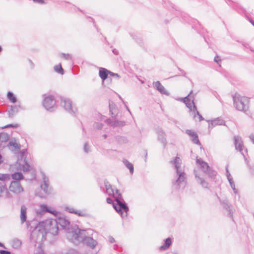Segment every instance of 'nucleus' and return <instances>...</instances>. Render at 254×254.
Segmentation results:
<instances>
[{"instance_id":"15","label":"nucleus","mask_w":254,"mask_h":254,"mask_svg":"<svg viewBox=\"0 0 254 254\" xmlns=\"http://www.w3.org/2000/svg\"><path fill=\"white\" fill-rule=\"evenodd\" d=\"M65 210L70 213L74 214L78 216L87 217L88 213L85 210H75L73 207L70 206L65 207Z\"/></svg>"},{"instance_id":"57","label":"nucleus","mask_w":254,"mask_h":254,"mask_svg":"<svg viewBox=\"0 0 254 254\" xmlns=\"http://www.w3.org/2000/svg\"><path fill=\"white\" fill-rule=\"evenodd\" d=\"M250 22L254 26V21L251 18H248Z\"/></svg>"},{"instance_id":"7","label":"nucleus","mask_w":254,"mask_h":254,"mask_svg":"<svg viewBox=\"0 0 254 254\" xmlns=\"http://www.w3.org/2000/svg\"><path fill=\"white\" fill-rule=\"evenodd\" d=\"M192 93V90H191L190 92V94L184 97V98H182L180 100L183 101L184 103H185L187 107L190 109V111H192L191 109V104H193V111L194 113H196L197 115L198 116L199 121H202L204 120L202 116L199 114V112L197 111V108L196 106L194 103V97L193 96H191L190 95Z\"/></svg>"},{"instance_id":"26","label":"nucleus","mask_w":254,"mask_h":254,"mask_svg":"<svg viewBox=\"0 0 254 254\" xmlns=\"http://www.w3.org/2000/svg\"><path fill=\"white\" fill-rule=\"evenodd\" d=\"M223 207L226 209L228 212L229 214L231 217H232V214L233 213V211L232 209V206L229 204L228 200H224L222 202Z\"/></svg>"},{"instance_id":"56","label":"nucleus","mask_w":254,"mask_h":254,"mask_svg":"<svg viewBox=\"0 0 254 254\" xmlns=\"http://www.w3.org/2000/svg\"><path fill=\"white\" fill-rule=\"evenodd\" d=\"M226 176H230L231 174L230 173H229V170H228V166H226Z\"/></svg>"},{"instance_id":"32","label":"nucleus","mask_w":254,"mask_h":254,"mask_svg":"<svg viewBox=\"0 0 254 254\" xmlns=\"http://www.w3.org/2000/svg\"><path fill=\"white\" fill-rule=\"evenodd\" d=\"M54 70L62 75L64 74V70L62 67V65L61 64H59L58 65H55L54 67Z\"/></svg>"},{"instance_id":"38","label":"nucleus","mask_w":254,"mask_h":254,"mask_svg":"<svg viewBox=\"0 0 254 254\" xmlns=\"http://www.w3.org/2000/svg\"><path fill=\"white\" fill-rule=\"evenodd\" d=\"M21 242L20 240L16 239L14 240L12 242V246L15 249L19 248L21 246Z\"/></svg>"},{"instance_id":"40","label":"nucleus","mask_w":254,"mask_h":254,"mask_svg":"<svg viewBox=\"0 0 254 254\" xmlns=\"http://www.w3.org/2000/svg\"><path fill=\"white\" fill-rule=\"evenodd\" d=\"M103 124L101 123H95L94 124V127L97 129H101L103 127Z\"/></svg>"},{"instance_id":"61","label":"nucleus","mask_w":254,"mask_h":254,"mask_svg":"<svg viewBox=\"0 0 254 254\" xmlns=\"http://www.w3.org/2000/svg\"><path fill=\"white\" fill-rule=\"evenodd\" d=\"M178 69L179 70H180L181 72H182V73H183V75L185 76L186 73L185 72V71L184 70L181 69L180 68H179Z\"/></svg>"},{"instance_id":"58","label":"nucleus","mask_w":254,"mask_h":254,"mask_svg":"<svg viewBox=\"0 0 254 254\" xmlns=\"http://www.w3.org/2000/svg\"><path fill=\"white\" fill-rule=\"evenodd\" d=\"M144 154H145V161L146 162V159L147 156V153L146 150L144 151Z\"/></svg>"},{"instance_id":"62","label":"nucleus","mask_w":254,"mask_h":254,"mask_svg":"<svg viewBox=\"0 0 254 254\" xmlns=\"http://www.w3.org/2000/svg\"><path fill=\"white\" fill-rule=\"evenodd\" d=\"M0 247L5 249L4 245L0 242Z\"/></svg>"},{"instance_id":"9","label":"nucleus","mask_w":254,"mask_h":254,"mask_svg":"<svg viewBox=\"0 0 254 254\" xmlns=\"http://www.w3.org/2000/svg\"><path fill=\"white\" fill-rule=\"evenodd\" d=\"M43 107L48 111L52 112L57 108L56 100L54 96H48L45 97L43 101Z\"/></svg>"},{"instance_id":"44","label":"nucleus","mask_w":254,"mask_h":254,"mask_svg":"<svg viewBox=\"0 0 254 254\" xmlns=\"http://www.w3.org/2000/svg\"><path fill=\"white\" fill-rule=\"evenodd\" d=\"M84 151L86 153H88L89 152V146L87 143V142H85L84 144Z\"/></svg>"},{"instance_id":"17","label":"nucleus","mask_w":254,"mask_h":254,"mask_svg":"<svg viewBox=\"0 0 254 254\" xmlns=\"http://www.w3.org/2000/svg\"><path fill=\"white\" fill-rule=\"evenodd\" d=\"M186 133L191 137V141L195 144L200 145L201 143L198 139L197 133L193 130L187 129Z\"/></svg>"},{"instance_id":"54","label":"nucleus","mask_w":254,"mask_h":254,"mask_svg":"<svg viewBox=\"0 0 254 254\" xmlns=\"http://www.w3.org/2000/svg\"><path fill=\"white\" fill-rule=\"evenodd\" d=\"M229 183H230V185L231 187L232 188V189H233V188H235V184L234 183V181L230 182H229Z\"/></svg>"},{"instance_id":"11","label":"nucleus","mask_w":254,"mask_h":254,"mask_svg":"<svg viewBox=\"0 0 254 254\" xmlns=\"http://www.w3.org/2000/svg\"><path fill=\"white\" fill-rule=\"evenodd\" d=\"M155 132L157 135V139L163 145L164 147L167 144L166 134L164 130L160 127L155 128Z\"/></svg>"},{"instance_id":"31","label":"nucleus","mask_w":254,"mask_h":254,"mask_svg":"<svg viewBox=\"0 0 254 254\" xmlns=\"http://www.w3.org/2000/svg\"><path fill=\"white\" fill-rule=\"evenodd\" d=\"M9 138V135L8 133L5 132L0 133V142H5Z\"/></svg>"},{"instance_id":"49","label":"nucleus","mask_w":254,"mask_h":254,"mask_svg":"<svg viewBox=\"0 0 254 254\" xmlns=\"http://www.w3.org/2000/svg\"><path fill=\"white\" fill-rule=\"evenodd\" d=\"M107 202L109 204H114L112 199L110 197H108L106 199Z\"/></svg>"},{"instance_id":"50","label":"nucleus","mask_w":254,"mask_h":254,"mask_svg":"<svg viewBox=\"0 0 254 254\" xmlns=\"http://www.w3.org/2000/svg\"><path fill=\"white\" fill-rule=\"evenodd\" d=\"M109 241L111 243L115 242V240L112 237H110L109 238Z\"/></svg>"},{"instance_id":"3","label":"nucleus","mask_w":254,"mask_h":254,"mask_svg":"<svg viewBox=\"0 0 254 254\" xmlns=\"http://www.w3.org/2000/svg\"><path fill=\"white\" fill-rule=\"evenodd\" d=\"M171 163L175 166L176 170V174L177 179L172 182L173 187L176 189H179L181 187L184 188L186 185V174L181 168V160L178 157H176L173 161Z\"/></svg>"},{"instance_id":"48","label":"nucleus","mask_w":254,"mask_h":254,"mask_svg":"<svg viewBox=\"0 0 254 254\" xmlns=\"http://www.w3.org/2000/svg\"><path fill=\"white\" fill-rule=\"evenodd\" d=\"M0 254H10V252L5 250H0Z\"/></svg>"},{"instance_id":"28","label":"nucleus","mask_w":254,"mask_h":254,"mask_svg":"<svg viewBox=\"0 0 254 254\" xmlns=\"http://www.w3.org/2000/svg\"><path fill=\"white\" fill-rule=\"evenodd\" d=\"M11 177L12 179L15 180V181H17L22 180L23 178V176L20 172H16L12 174L10 176Z\"/></svg>"},{"instance_id":"22","label":"nucleus","mask_w":254,"mask_h":254,"mask_svg":"<svg viewBox=\"0 0 254 254\" xmlns=\"http://www.w3.org/2000/svg\"><path fill=\"white\" fill-rule=\"evenodd\" d=\"M20 106L17 105H13L10 106L9 110L7 111L9 118H12L19 111V108Z\"/></svg>"},{"instance_id":"63","label":"nucleus","mask_w":254,"mask_h":254,"mask_svg":"<svg viewBox=\"0 0 254 254\" xmlns=\"http://www.w3.org/2000/svg\"><path fill=\"white\" fill-rule=\"evenodd\" d=\"M113 52L116 54V55H117L118 54V53H117V51H116V49H114L113 50Z\"/></svg>"},{"instance_id":"23","label":"nucleus","mask_w":254,"mask_h":254,"mask_svg":"<svg viewBox=\"0 0 254 254\" xmlns=\"http://www.w3.org/2000/svg\"><path fill=\"white\" fill-rule=\"evenodd\" d=\"M109 74V70L103 67H101L100 68L99 75L100 78L102 79L103 82L107 79Z\"/></svg>"},{"instance_id":"8","label":"nucleus","mask_w":254,"mask_h":254,"mask_svg":"<svg viewBox=\"0 0 254 254\" xmlns=\"http://www.w3.org/2000/svg\"><path fill=\"white\" fill-rule=\"evenodd\" d=\"M61 105L64 110L71 115H74L76 109L72 106L71 101L64 97H61Z\"/></svg>"},{"instance_id":"43","label":"nucleus","mask_w":254,"mask_h":254,"mask_svg":"<svg viewBox=\"0 0 254 254\" xmlns=\"http://www.w3.org/2000/svg\"><path fill=\"white\" fill-rule=\"evenodd\" d=\"M8 145L13 146L15 148H17L18 147V144L16 143L15 141H10L9 142Z\"/></svg>"},{"instance_id":"18","label":"nucleus","mask_w":254,"mask_h":254,"mask_svg":"<svg viewBox=\"0 0 254 254\" xmlns=\"http://www.w3.org/2000/svg\"><path fill=\"white\" fill-rule=\"evenodd\" d=\"M81 243L86 245L92 249H94L97 245V241L94 240L91 237L87 238L86 239H84V240L81 242Z\"/></svg>"},{"instance_id":"35","label":"nucleus","mask_w":254,"mask_h":254,"mask_svg":"<svg viewBox=\"0 0 254 254\" xmlns=\"http://www.w3.org/2000/svg\"><path fill=\"white\" fill-rule=\"evenodd\" d=\"M7 192V188L4 182H0V196L4 192Z\"/></svg>"},{"instance_id":"33","label":"nucleus","mask_w":254,"mask_h":254,"mask_svg":"<svg viewBox=\"0 0 254 254\" xmlns=\"http://www.w3.org/2000/svg\"><path fill=\"white\" fill-rule=\"evenodd\" d=\"M126 125V123L124 121L115 120L114 121L113 124L112 125V127H122Z\"/></svg>"},{"instance_id":"42","label":"nucleus","mask_w":254,"mask_h":254,"mask_svg":"<svg viewBox=\"0 0 254 254\" xmlns=\"http://www.w3.org/2000/svg\"><path fill=\"white\" fill-rule=\"evenodd\" d=\"M30 168V165L26 162H25L23 166V170L24 172H26L29 170Z\"/></svg>"},{"instance_id":"60","label":"nucleus","mask_w":254,"mask_h":254,"mask_svg":"<svg viewBox=\"0 0 254 254\" xmlns=\"http://www.w3.org/2000/svg\"><path fill=\"white\" fill-rule=\"evenodd\" d=\"M233 189V191H234V192L235 193H236H236H237L238 191H237V189H236L235 188H233V189Z\"/></svg>"},{"instance_id":"52","label":"nucleus","mask_w":254,"mask_h":254,"mask_svg":"<svg viewBox=\"0 0 254 254\" xmlns=\"http://www.w3.org/2000/svg\"><path fill=\"white\" fill-rule=\"evenodd\" d=\"M249 137L253 143L254 144V135L253 134H251Z\"/></svg>"},{"instance_id":"29","label":"nucleus","mask_w":254,"mask_h":254,"mask_svg":"<svg viewBox=\"0 0 254 254\" xmlns=\"http://www.w3.org/2000/svg\"><path fill=\"white\" fill-rule=\"evenodd\" d=\"M7 97L8 100L12 103H15L17 102V98L12 92L8 91L7 92Z\"/></svg>"},{"instance_id":"16","label":"nucleus","mask_w":254,"mask_h":254,"mask_svg":"<svg viewBox=\"0 0 254 254\" xmlns=\"http://www.w3.org/2000/svg\"><path fill=\"white\" fill-rule=\"evenodd\" d=\"M44 212H49L55 216H57L58 214V212L55 210L51 209V208L49 207L46 204H41L40 205V210L37 211V213L41 214Z\"/></svg>"},{"instance_id":"27","label":"nucleus","mask_w":254,"mask_h":254,"mask_svg":"<svg viewBox=\"0 0 254 254\" xmlns=\"http://www.w3.org/2000/svg\"><path fill=\"white\" fill-rule=\"evenodd\" d=\"M116 141L120 144H125L127 142V138L123 136L117 135L115 137Z\"/></svg>"},{"instance_id":"41","label":"nucleus","mask_w":254,"mask_h":254,"mask_svg":"<svg viewBox=\"0 0 254 254\" xmlns=\"http://www.w3.org/2000/svg\"><path fill=\"white\" fill-rule=\"evenodd\" d=\"M18 127H19V125L17 124H11L7 125L2 127V128H8V127L17 128Z\"/></svg>"},{"instance_id":"4","label":"nucleus","mask_w":254,"mask_h":254,"mask_svg":"<svg viewBox=\"0 0 254 254\" xmlns=\"http://www.w3.org/2000/svg\"><path fill=\"white\" fill-rule=\"evenodd\" d=\"M116 204H113V207L117 212L120 214L123 218L127 217L129 208L125 202L122 201V195L118 190H116ZM113 195L114 196L115 195Z\"/></svg>"},{"instance_id":"21","label":"nucleus","mask_w":254,"mask_h":254,"mask_svg":"<svg viewBox=\"0 0 254 254\" xmlns=\"http://www.w3.org/2000/svg\"><path fill=\"white\" fill-rule=\"evenodd\" d=\"M194 174L196 179H197V182L200 184L203 188H208V183L206 182L203 178L198 176L197 171L194 170Z\"/></svg>"},{"instance_id":"45","label":"nucleus","mask_w":254,"mask_h":254,"mask_svg":"<svg viewBox=\"0 0 254 254\" xmlns=\"http://www.w3.org/2000/svg\"><path fill=\"white\" fill-rule=\"evenodd\" d=\"M105 122L111 125L112 127V125L113 124V123H114V121L112 120L111 119H107L106 121H105Z\"/></svg>"},{"instance_id":"37","label":"nucleus","mask_w":254,"mask_h":254,"mask_svg":"<svg viewBox=\"0 0 254 254\" xmlns=\"http://www.w3.org/2000/svg\"><path fill=\"white\" fill-rule=\"evenodd\" d=\"M109 106L110 112L111 113L112 115V117L113 119H114L116 117L117 114L116 111V110L115 108H113V107L111 105L110 103H109Z\"/></svg>"},{"instance_id":"34","label":"nucleus","mask_w":254,"mask_h":254,"mask_svg":"<svg viewBox=\"0 0 254 254\" xmlns=\"http://www.w3.org/2000/svg\"><path fill=\"white\" fill-rule=\"evenodd\" d=\"M105 185L106 188V190L107 192L110 195L111 194L115 195L114 191L112 188L111 185L109 183V182H105Z\"/></svg>"},{"instance_id":"47","label":"nucleus","mask_w":254,"mask_h":254,"mask_svg":"<svg viewBox=\"0 0 254 254\" xmlns=\"http://www.w3.org/2000/svg\"><path fill=\"white\" fill-rule=\"evenodd\" d=\"M214 61L215 62L217 63L218 64H219V62L221 61V59L218 56H216L215 57V58L214 59Z\"/></svg>"},{"instance_id":"36","label":"nucleus","mask_w":254,"mask_h":254,"mask_svg":"<svg viewBox=\"0 0 254 254\" xmlns=\"http://www.w3.org/2000/svg\"><path fill=\"white\" fill-rule=\"evenodd\" d=\"M10 179V175L7 174H0V180L2 181H9Z\"/></svg>"},{"instance_id":"51","label":"nucleus","mask_w":254,"mask_h":254,"mask_svg":"<svg viewBox=\"0 0 254 254\" xmlns=\"http://www.w3.org/2000/svg\"><path fill=\"white\" fill-rule=\"evenodd\" d=\"M28 61H29V63H30V65H31V68H34V63L32 62V61L30 59H29V60H28Z\"/></svg>"},{"instance_id":"1","label":"nucleus","mask_w":254,"mask_h":254,"mask_svg":"<svg viewBox=\"0 0 254 254\" xmlns=\"http://www.w3.org/2000/svg\"><path fill=\"white\" fill-rule=\"evenodd\" d=\"M91 233L92 230L91 229L87 230H81L75 225L74 227H71V230H69L67 233L66 236L70 242L75 245H78L84 239L90 237V233Z\"/></svg>"},{"instance_id":"2","label":"nucleus","mask_w":254,"mask_h":254,"mask_svg":"<svg viewBox=\"0 0 254 254\" xmlns=\"http://www.w3.org/2000/svg\"><path fill=\"white\" fill-rule=\"evenodd\" d=\"M49 230L50 233L53 235H56L58 234V225L66 230V233L69 230H71L70 222L64 215L59 216L56 219L51 220L49 222Z\"/></svg>"},{"instance_id":"6","label":"nucleus","mask_w":254,"mask_h":254,"mask_svg":"<svg viewBox=\"0 0 254 254\" xmlns=\"http://www.w3.org/2000/svg\"><path fill=\"white\" fill-rule=\"evenodd\" d=\"M26 225L27 228L31 232V235L34 236L35 234L37 235V237H41V239L43 240L45 239L46 236V232L45 229L42 226L36 225L33 229L31 226V222L29 221L26 220Z\"/></svg>"},{"instance_id":"46","label":"nucleus","mask_w":254,"mask_h":254,"mask_svg":"<svg viewBox=\"0 0 254 254\" xmlns=\"http://www.w3.org/2000/svg\"><path fill=\"white\" fill-rule=\"evenodd\" d=\"M109 74L111 75V76H116L118 78H120V75L118 74V73H114L113 72H111L110 71H109Z\"/></svg>"},{"instance_id":"24","label":"nucleus","mask_w":254,"mask_h":254,"mask_svg":"<svg viewBox=\"0 0 254 254\" xmlns=\"http://www.w3.org/2000/svg\"><path fill=\"white\" fill-rule=\"evenodd\" d=\"M172 239L169 237L164 241V244L159 247L160 251H164L168 249L172 244Z\"/></svg>"},{"instance_id":"5","label":"nucleus","mask_w":254,"mask_h":254,"mask_svg":"<svg viewBox=\"0 0 254 254\" xmlns=\"http://www.w3.org/2000/svg\"><path fill=\"white\" fill-rule=\"evenodd\" d=\"M234 105L236 109L240 111L246 112L249 109V99L245 96H241L236 93L233 96Z\"/></svg>"},{"instance_id":"13","label":"nucleus","mask_w":254,"mask_h":254,"mask_svg":"<svg viewBox=\"0 0 254 254\" xmlns=\"http://www.w3.org/2000/svg\"><path fill=\"white\" fill-rule=\"evenodd\" d=\"M234 143L236 149L241 152L242 154L244 156L246 162L248 164V161L247 160V159L246 158V156L245 154L243 153V152H242L244 145L241 137L239 136H235Z\"/></svg>"},{"instance_id":"55","label":"nucleus","mask_w":254,"mask_h":254,"mask_svg":"<svg viewBox=\"0 0 254 254\" xmlns=\"http://www.w3.org/2000/svg\"><path fill=\"white\" fill-rule=\"evenodd\" d=\"M35 2H38L40 3H44V1L43 0H33Z\"/></svg>"},{"instance_id":"39","label":"nucleus","mask_w":254,"mask_h":254,"mask_svg":"<svg viewBox=\"0 0 254 254\" xmlns=\"http://www.w3.org/2000/svg\"><path fill=\"white\" fill-rule=\"evenodd\" d=\"M61 57L66 60H70L72 59L71 55L69 54L62 53L61 55Z\"/></svg>"},{"instance_id":"53","label":"nucleus","mask_w":254,"mask_h":254,"mask_svg":"<svg viewBox=\"0 0 254 254\" xmlns=\"http://www.w3.org/2000/svg\"><path fill=\"white\" fill-rule=\"evenodd\" d=\"M227 179H228V180L229 182H232V181H233V178H232V177L231 176V175H230V176H227Z\"/></svg>"},{"instance_id":"20","label":"nucleus","mask_w":254,"mask_h":254,"mask_svg":"<svg viewBox=\"0 0 254 254\" xmlns=\"http://www.w3.org/2000/svg\"><path fill=\"white\" fill-rule=\"evenodd\" d=\"M20 218L21 224H23L27 220V207L24 205L21 206Z\"/></svg>"},{"instance_id":"19","label":"nucleus","mask_w":254,"mask_h":254,"mask_svg":"<svg viewBox=\"0 0 254 254\" xmlns=\"http://www.w3.org/2000/svg\"><path fill=\"white\" fill-rule=\"evenodd\" d=\"M154 87L161 94L166 95H169V93L166 90L165 87L159 81H156L153 83Z\"/></svg>"},{"instance_id":"14","label":"nucleus","mask_w":254,"mask_h":254,"mask_svg":"<svg viewBox=\"0 0 254 254\" xmlns=\"http://www.w3.org/2000/svg\"><path fill=\"white\" fill-rule=\"evenodd\" d=\"M9 190L10 191L16 194H18L23 191V188L18 181H12L9 186Z\"/></svg>"},{"instance_id":"12","label":"nucleus","mask_w":254,"mask_h":254,"mask_svg":"<svg viewBox=\"0 0 254 254\" xmlns=\"http://www.w3.org/2000/svg\"><path fill=\"white\" fill-rule=\"evenodd\" d=\"M41 174L43 183L41 185V188L45 193L49 194L51 193V189L49 186V179L43 172H42Z\"/></svg>"},{"instance_id":"10","label":"nucleus","mask_w":254,"mask_h":254,"mask_svg":"<svg viewBox=\"0 0 254 254\" xmlns=\"http://www.w3.org/2000/svg\"><path fill=\"white\" fill-rule=\"evenodd\" d=\"M196 163L200 165V168L204 173L208 175L209 177L212 178L213 176H216V172L215 171L211 170L208 166V164L206 162H204L201 159H197Z\"/></svg>"},{"instance_id":"64","label":"nucleus","mask_w":254,"mask_h":254,"mask_svg":"<svg viewBox=\"0 0 254 254\" xmlns=\"http://www.w3.org/2000/svg\"><path fill=\"white\" fill-rule=\"evenodd\" d=\"M103 137L106 139L107 137V135L105 134L103 135Z\"/></svg>"},{"instance_id":"59","label":"nucleus","mask_w":254,"mask_h":254,"mask_svg":"<svg viewBox=\"0 0 254 254\" xmlns=\"http://www.w3.org/2000/svg\"><path fill=\"white\" fill-rule=\"evenodd\" d=\"M2 162H3L2 157V156L1 155V154H0V165L2 163Z\"/></svg>"},{"instance_id":"25","label":"nucleus","mask_w":254,"mask_h":254,"mask_svg":"<svg viewBox=\"0 0 254 254\" xmlns=\"http://www.w3.org/2000/svg\"><path fill=\"white\" fill-rule=\"evenodd\" d=\"M224 123L225 121L223 120L218 118L211 121V125H209V128H212L213 127L218 125H222L224 124Z\"/></svg>"},{"instance_id":"30","label":"nucleus","mask_w":254,"mask_h":254,"mask_svg":"<svg viewBox=\"0 0 254 254\" xmlns=\"http://www.w3.org/2000/svg\"><path fill=\"white\" fill-rule=\"evenodd\" d=\"M123 162L125 166L129 170V172L130 173V174H133L134 171L133 165L126 159H125L123 161Z\"/></svg>"}]
</instances>
